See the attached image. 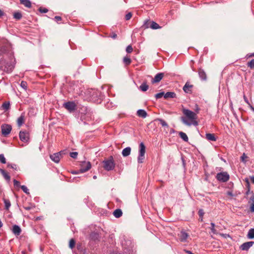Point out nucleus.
I'll use <instances>...</instances> for the list:
<instances>
[{
  "mask_svg": "<svg viewBox=\"0 0 254 254\" xmlns=\"http://www.w3.org/2000/svg\"><path fill=\"white\" fill-rule=\"evenodd\" d=\"M14 61L12 53L5 54L0 59V69L7 73L11 72L14 67Z\"/></svg>",
  "mask_w": 254,
  "mask_h": 254,
  "instance_id": "obj_1",
  "label": "nucleus"
},
{
  "mask_svg": "<svg viewBox=\"0 0 254 254\" xmlns=\"http://www.w3.org/2000/svg\"><path fill=\"white\" fill-rule=\"evenodd\" d=\"M182 112L185 117H182L181 120L185 125L188 126H190L192 125L195 126H197L198 123L196 121L197 116L196 113L187 109H183Z\"/></svg>",
  "mask_w": 254,
  "mask_h": 254,
  "instance_id": "obj_2",
  "label": "nucleus"
},
{
  "mask_svg": "<svg viewBox=\"0 0 254 254\" xmlns=\"http://www.w3.org/2000/svg\"><path fill=\"white\" fill-rule=\"evenodd\" d=\"M90 94V99L96 103L99 104L101 102L103 96L101 92L97 90H92L89 91Z\"/></svg>",
  "mask_w": 254,
  "mask_h": 254,
  "instance_id": "obj_3",
  "label": "nucleus"
},
{
  "mask_svg": "<svg viewBox=\"0 0 254 254\" xmlns=\"http://www.w3.org/2000/svg\"><path fill=\"white\" fill-rule=\"evenodd\" d=\"M103 163L104 169L108 171L113 170L115 167L114 158L112 156H110L108 159L104 160Z\"/></svg>",
  "mask_w": 254,
  "mask_h": 254,
  "instance_id": "obj_4",
  "label": "nucleus"
},
{
  "mask_svg": "<svg viewBox=\"0 0 254 254\" xmlns=\"http://www.w3.org/2000/svg\"><path fill=\"white\" fill-rule=\"evenodd\" d=\"M122 244L125 253H127L130 254L131 252H132V249L134 247V245L130 240L125 239L124 241L122 242Z\"/></svg>",
  "mask_w": 254,
  "mask_h": 254,
  "instance_id": "obj_5",
  "label": "nucleus"
},
{
  "mask_svg": "<svg viewBox=\"0 0 254 254\" xmlns=\"http://www.w3.org/2000/svg\"><path fill=\"white\" fill-rule=\"evenodd\" d=\"M145 146L143 142H141L139 145V154L137 157V162L142 163L145 158Z\"/></svg>",
  "mask_w": 254,
  "mask_h": 254,
  "instance_id": "obj_6",
  "label": "nucleus"
},
{
  "mask_svg": "<svg viewBox=\"0 0 254 254\" xmlns=\"http://www.w3.org/2000/svg\"><path fill=\"white\" fill-rule=\"evenodd\" d=\"M216 178L218 181L221 182H226L229 178V175L226 172H220L217 174Z\"/></svg>",
  "mask_w": 254,
  "mask_h": 254,
  "instance_id": "obj_7",
  "label": "nucleus"
},
{
  "mask_svg": "<svg viewBox=\"0 0 254 254\" xmlns=\"http://www.w3.org/2000/svg\"><path fill=\"white\" fill-rule=\"evenodd\" d=\"M2 134L6 136L10 133L11 131L12 127L10 125L8 124L2 125L1 127Z\"/></svg>",
  "mask_w": 254,
  "mask_h": 254,
  "instance_id": "obj_8",
  "label": "nucleus"
},
{
  "mask_svg": "<svg viewBox=\"0 0 254 254\" xmlns=\"http://www.w3.org/2000/svg\"><path fill=\"white\" fill-rule=\"evenodd\" d=\"M63 106L69 112L74 111L76 109V105L73 102H67L64 103Z\"/></svg>",
  "mask_w": 254,
  "mask_h": 254,
  "instance_id": "obj_9",
  "label": "nucleus"
},
{
  "mask_svg": "<svg viewBox=\"0 0 254 254\" xmlns=\"http://www.w3.org/2000/svg\"><path fill=\"white\" fill-rule=\"evenodd\" d=\"M91 167V165L90 162L84 161L81 164V168L80 171L81 173L85 172L88 171Z\"/></svg>",
  "mask_w": 254,
  "mask_h": 254,
  "instance_id": "obj_10",
  "label": "nucleus"
},
{
  "mask_svg": "<svg viewBox=\"0 0 254 254\" xmlns=\"http://www.w3.org/2000/svg\"><path fill=\"white\" fill-rule=\"evenodd\" d=\"M63 152L64 151H61L58 153H54L52 155H50V157L53 161L56 163H58L60 161L61 155Z\"/></svg>",
  "mask_w": 254,
  "mask_h": 254,
  "instance_id": "obj_11",
  "label": "nucleus"
},
{
  "mask_svg": "<svg viewBox=\"0 0 254 254\" xmlns=\"http://www.w3.org/2000/svg\"><path fill=\"white\" fill-rule=\"evenodd\" d=\"M19 138L22 141L27 143L29 139V134L28 132L21 131L19 132Z\"/></svg>",
  "mask_w": 254,
  "mask_h": 254,
  "instance_id": "obj_12",
  "label": "nucleus"
},
{
  "mask_svg": "<svg viewBox=\"0 0 254 254\" xmlns=\"http://www.w3.org/2000/svg\"><path fill=\"white\" fill-rule=\"evenodd\" d=\"M180 240L182 242H186L189 236V234L185 231H182L178 234Z\"/></svg>",
  "mask_w": 254,
  "mask_h": 254,
  "instance_id": "obj_13",
  "label": "nucleus"
},
{
  "mask_svg": "<svg viewBox=\"0 0 254 254\" xmlns=\"http://www.w3.org/2000/svg\"><path fill=\"white\" fill-rule=\"evenodd\" d=\"M144 26L146 28L150 27L152 29H157L160 28L159 24L154 21L150 22L149 26L148 25V22L145 21L144 24Z\"/></svg>",
  "mask_w": 254,
  "mask_h": 254,
  "instance_id": "obj_14",
  "label": "nucleus"
},
{
  "mask_svg": "<svg viewBox=\"0 0 254 254\" xmlns=\"http://www.w3.org/2000/svg\"><path fill=\"white\" fill-rule=\"evenodd\" d=\"M254 242H248L243 243L240 247L242 250L248 251L254 244Z\"/></svg>",
  "mask_w": 254,
  "mask_h": 254,
  "instance_id": "obj_15",
  "label": "nucleus"
},
{
  "mask_svg": "<svg viewBox=\"0 0 254 254\" xmlns=\"http://www.w3.org/2000/svg\"><path fill=\"white\" fill-rule=\"evenodd\" d=\"M12 232L15 235L19 236L21 234V229L19 226L14 225L12 227Z\"/></svg>",
  "mask_w": 254,
  "mask_h": 254,
  "instance_id": "obj_16",
  "label": "nucleus"
},
{
  "mask_svg": "<svg viewBox=\"0 0 254 254\" xmlns=\"http://www.w3.org/2000/svg\"><path fill=\"white\" fill-rule=\"evenodd\" d=\"M164 76L163 73H157L154 77V78L152 80V83H157L159 82L161 80Z\"/></svg>",
  "mask_w": 254,
  "mask_h": 254,
  "instance_id": "obj_17",
  "label": "nucleus"
},
{
  "mask_svg": "<svg viewBox=\"0 0 254 254\" xmlns=\"http://www.w3.org/2000/svg\"><path fill=\"white\" fill-rule=\"evenodd\" d=\"M137 115L142 118H145L147 117V114L146 112L143 109H139L137 111Z\"/></svg>",
  "mask_w": 254,
  "mask_h": 254,
  "instance_id": "obj_18",
  "label": "nucleus"
},
{
  "mask_svg": "<svg viewBox=\"0 0 254 254\" xmlns=\"http://www.w3.org/2000/svg\"><path fill=\"white\" fill-rule=\"evenodd\" d=\"M130 152L131 148L130 147H127L123 150L122 154L124 157H127L130 155Z\"/></svg>",
  "mask_w": 254,
  "mask_h": 254,
  "instance_id": "obj_19",
  "label": "nucleus"
},
{
  "mask_svg": "<svg viewBox=\"0 0 254 254\" xmlns=\"http://www.w3.org/2000/svg\"><path fill=\"white\" fill-rule=\"evenodd\" d=\"M198 75H199V77L203 80H205L206 79V74L205 72V71L201 69V68H199L198 69Z\"/></svg>",
  "mask_w": 254,
  "mask_h": 254,
  "instance_id": "obj_20",
  "label": "nucleus"
},
{
  "mask_svg": "<svg viewBox=\"0 0 254 254\" xmlns=\"http://www.w3.org/2000/svg\"><path fill=\"white\" fill-rule=\"evenodd\" d=\"M176 94L174 92H168L165 93L164 98L168 99V98H176Z\"/></svg>",
  "mask_w": 254,
  "mask_h": 254,
  "instance_id": "obj_21",
  "label": "nucleus"
},
{
  "mask_svg": "<svg viewBox=\"0 0 254 254\" xmlns=\"http://www.w3.org/2000/svg\"><path fill=\"white\" fill-rule=\"evenodd\" d=\"M192 86L188 82H187L183 87V90L186 93H190L191 91V89Z\"/></svg>",
  "mask_w": 254,
  "mask_h": 254,
  "instance_id": "obj_22",
  "label": "nucleus"
},
{
  "mask_svg": "<svg viewBox=\"0 0 254 254\" xmlns=\"http://www.w3.org/2000/svg\"><path fill=\"white\" fill-rule=\"evenodd\" d=\"M206 138L209 141H215L216 140V138L215 137L214 134L212 133H206Z\"/></svg>",
  "mask_w": 254,
  "mask_h": 254,
  "instance_id": "obj_23",
  "label": "nucleus"
},
{
  "mask_svg": "<svg viewBox=\"0 0 254 254\" xmlns=\"http://www.w3.org/2000/svg\"><path fill=\"white\" fill-rule=\"evenodd\" d=\"M90 238L94 241L97 240L99 238V235L98 233L92 232L90 235Z\"/></svg>",
  "mask_w": 254,
  "mask_h": 254,
  "instance_id": "obj_24",
  "label": "nucleus"
},
{
  "mask_svg": "<svg viewBox=\"0 0 254 254\" xmlns=\"http://www.w3.org/2000/svg\"><path fill=\"white\" fill-rule=\"evenodd\" d=\"M122 214V211L120 209H117L113 212V214L116 218L120 217Z\"/></svg>",
  "mask_w": 254,
  "mask_h": 254,
  "instance_id": "obj_25",
  "label": "nucleus"
},
{
  "mask_svg": "<svg viewBox=\"0 0 254 254\" xmlns=\"http://www.w3.org/2000/svg\"><path fill=\"white\" fill-rule=\"evenodd\" d=\"M20 1L27 7L30 8L31 6V3L29 0H20Z\"/></svg>",
  "mask_w": 254,
  "mask_h": 254,
  "instance_id": "obj_26",
  "label": "nucleus"
},
{
  "mask_svg": "<svg viewBox=\"0 0 254 254\" xmlns=\"http://www.w3.org/2000/svg\"><path fill=\"white\" fill-rule=\"evenodd\" d=\"M247 237L249 239H252L254 238V228L250 229L248 233Z\"/></svg>",
  "mask_w": 254,
  "mask_h": 254,
  "instance_id": "obj_27",
  "label": "nucleus"
},
{
  "mask_svg": "<svg viewBox=\"0 0 254 254\" xmlns=\"http://www.w3.org/2000/svg\"><path fill=\"white\" fill-rule=\"evenodd\" d=\"M0 172H1V173L2 174V175H3V177L4 178V179L5 180H6L7 181L10 180V176L4 170H3V169H0Z\"/></svg>",
  "mask_w": 254,
  "mask_h": 254,
  "instance_id": "obj_28",
  "label": "nucleus"
},
{
  "mask_svg": "<svg viewBox=\"0 0 254 254\" xmlns=\"http://www.w3.org/2000/svg\"><path fill=\"white\" fill-rule=\"evenodd\" d=\"M24 116L21 115L17 119V125L19 127H21L24 123Z\"/></svg>",
  "mask_w": 254,
  "mask_h": 254,
  "instance_id": "obj_29",
  "label": "nucleus"
},
{
  "mask_svg": "<svg viewBox=\"0 0 254 254\" xmlns=\"http://www.w3.org/2000/svg\"><path fill=\"white\" fill-rule=\"evenodd\" d=\"M179 136L184 141H188V140H189V138H188V137L187 136V135L183 132H180L179 133Z\"/></svg>",
  "mask_w": 254,
  "mask_h": 254,
  "instance_id": "obj_30",
  "label": "nucleus"
},
{
  "mask_svg": "<svg viewBox=\"0 0 254 254\" xmlns=\"http://www.w3.org/2000/svg\"><path fill=\"white\" fill-rule=\"evenodd\" d=\"M1 108L5 110V111H7L8 110L9 108H10V103L9 102H5L4 103H3L1 107Z\"/></svg>",
  "mask_w": 254,
  "mask_h": 254,
  "instance_id": "obj_31",
  "label": "nucleus"
},
{
  "mask_svg": "<svg viewBox=\"0 0 254 254\" xmlns=\"http://www.w3.org/2000/svg\"><path fill=\"white\" fill-rule=\"evenodd\" d=\"M156 121H159L162 127H165L166 128L169 127L168 125L164 120L161 119H157Z\"/></svg>",
  "mask_w": 254,
  "mask_h": 254,
  "instance_id": "obj_32",
  "label": "nucleus"
},
{
  "mask_svg": "<svg viewBox=\"0 0 254 254\" xmlns=\"http://www.w3.org/2000/svg\"><path fill=\"white\" fill-rule=\"evenodd\" d=\"M139 88L142 91H146L148 89V86L146 83H143L140 86Z\"/></svg>",
  "mask_w": 254,
  "mask_h": 254,
  "instance_id": "obj_33",
  "label": "nucleus"
},
{
  "mask_svg": "<svg viewBox=\"0 0 254 254\" xmlns=\"http://www.w3.org/2000/svg\"><path fill=\"white\" fill-rule=\"evenodd\" d=\"M123 62L126 65H129L130 64L131 61L130 59L127 57H125L123 59Z\"/></svg>",
  "mask_w": 254,
  "mask_h": 254,
  "instance_id": "obj_34",
  "label": "nucleus"
},
{
  "mask_svg": "<svg viewBox=\"0 0 254 254\" xmlns=\"http://www.w3.org/2000/svg\"><path fill=\"white\" fill-rule=\"evenodd\" d=\"M3 201L5 204V207L6 209H8L11 205L10 202L9 200L6 199H4Z\"/></svg>",
  "mask_w": 254,
  "mask_h": 254,
  "instance_id": "obj_35",
  "label": "nucleus"
},
{
  "mask_svg": "<svg viewBox=\"0 0 254 254\" xmlns=\"http://www.w3.org/2000/svg\"><path fill=\"white\" fill-rule=\"evenodd\" d=\"M13 16L15 19H16L17 20H19L21 18L22 15H21V13L17 12H15L14 13Z\"/></svg>",
  "mask_w": 254,
  "mask_h": 254,
  "instance_id": "obj_36",
  "label": "nucleus"
},
{
  "mask_svg": "<svg viewBox=\"0 0 254 254\" xmlns=\"http://www.w3.org/2000/svg\"><path fill=\"white\" fill-rule=\"evenodd\" d=\"M247 66L251 69L254 68V59H253L250 62H248Z\"/></svg>",
  "mask_w": 254,
  "mask_h": 254,
  "instance_id": "obj_37",
  "label": "nucleus"
},
{
  "mask_svg": "<svg viewBox=\"0 0 254 254\" xmlns=\"http://www.w3.org/2000/svg\"><path fill=\"white\" fill-rule=\"evenodd\" d=\"M20 86L24 89L25 90H27V83L26 81H22L20 83Z\"/></svg>",
  "mask_w": 254,
  "mask_h": 254,
  "instance_id": "obj_38",
  "label": "nucleus"
},
{
  "mask_svg": "<svg viewBox=\"0 0 254 254\" xmlns=\"http://www.w3.org/2000/svg\"><path fill=\"white\" fill-rule=\"evenodd\" d=\"M164 95H165V93L164 92H160V93H158L156 94L155 95V97L157 99L161 98L163 96L164 97Z\"/></svg>",
  "mask_w": 254,
  "mask_h": 254,
  "instance_id": "obj_39",
  "label": "nucleus"
},
{
  "mask_svg": "<svg viewBox=\"0 0 254 254\" xmlns=\"http://www.w3.org/2000/svg\"><path fill=\"white\" fill-rule=\"evenodd\" d=\"M75 241L73 239H71L70 241H69V247L71 249H72L74 246H75Z\"/></svg>",
  "mask_w": 254,
  "mask_h": 254,
  "instance_id": "obj_40",
  "label": "nucleus"
},
{
  "mask_svg": "<svg viewBox=\"0 0 254 254\" xmlns=\"http://www.w3.org/2000/svg\"><path fill=\"white\" fill-rule=\"evenodd\" d=\"M21 188L22 190L26 194H29V190L25 186H21Z\"/></svg>",
  "mask_w": 254,
  "mask_h": 254,
  "instance_id": "obj_41",
  "label": "nucleus"
},
{
  "mask_svg": "<svg viewBox=\"0 0 254 254\" xmlns=\"http://www.w3.org/2000/svg\"><path fill=\"white\" fill-rule=\"evenodd\" d=\"M0 162L2 164L6 163V159L2 154H0Z\"/></svg>",
  "mask_w": 254,
  "mask_h": 254,
  "instance_id": "obj_42",
  "label": "nucleus"
},
{
  "mask_svg": "<svg viewBox=\"0 0 254 254\" xmlns=\"http://www.w3.org/2000/svg\"><path fill=\"white\" fill-rule=\"evenodd\" d=\"M13 185L15 188L21 187L20 182L16 180H13Z\"/></svg>",
  "mask_w": 254,
  "mask_h": 254,
  "instance_id": "obj_43",
  "label": "nucleus"
},
{
  "mask_svg": "<svg viewBox=\"0 0 254 254\" xmlns=\"http://www.w3.org/2000/svg\"><path fill=\"white\" fill-rule=\"evenodd\" d=\"M133 49L131 45H128L126 48V52L127 53H130L132 52Z\"/></svg>",
  "mask_w": 254,
  "mask_h": 254,
  "instance_id": "obj_44",
  "label": "nucleus"
},
{
  "mask_svg": "<svg viewBox=\"0 0 254 254\" xmlns=\"http://www.w3.org/2000/svg\"><path fill=\"white\" fill-rule=\"evenodd\" d=\"M78 153L76 152H72L70 153V156L72 158H76L77 156Z\"/></svg>",
  "mask_w": 254,
  "mask_h": 254,
  "instance_id": "obj_45",
  "label": "nucleus"
},
{
  "mask_svg": "<svg viewBox=\"0 0 254 254\" xmlns=\"http://www.w3.org/2000/svg\"><path fill=\"white\" fill-rule=\"evenodd\" d=\"M211 232L213 233V234H215L216 233V230L214 228L215 227V224L214 223H211Z\"/></svg>",
  "mask_w": 254,
  "mask_h": 254,
  "instance_id": "obj_46",
  "label": "nucleus"
},
{
  "mask_svg": "<svg viewBox=\"0 0 254 254\" xmlns=\"http://www.w3.org/2000/svg\"><path fill=\"white\" fill-rule=\"evenodd\" d=\"M39 10L40 12L44 13L47 12L48 11V10L47 8L42 7L39 8Z\"/></svg>",
  "mask_w": 254,
  "mask_h": 254,
  "instance_id": "obj_47",
  "label": "nucleus"
},
{
  "mask_svg": "<svg viewBox=\"0 0 254 254\" xmlns=\"http://www.w3.org/2000/svg\"><path fill=\"white\" fill-rule=\"evenodd\" d=\"M132 16V14L130 12L128 13L126 15L125 18L127 20H129Z\"/></svg>",
  "mask_w": 254,
  "mask_h": 254,
  "instance_id": "obj_48",
  "label": "nucleus"
},
{
  "mask_svg": "<svg viewBox=\"0 0 254 254\" xmlns=\"http://www.w3.org/2000/svg\"><path fill=\"white\" fill-rule=\"evenodd\" d=\"M198 214L199 217H202L204 214L203 210L202 209H199L198 211Z\"/></svg>",
  "mask_w": 254,
  "mask_h": 254,
  "instance_id": "obj_49",
  "label": "nucleus"
},
{
  "mask_svg": "<svg viewBox=\"0 0 254 254\" xmlns=\"http://www.w3.org/2000/svg\"><path fill=\"white\" fill-rule=\"evenodd\" d=\"M200 110V109L197 105H195V113L196 114V115L199 113V111Z\"/></svg>",
  "mask_w": 254,
  "mask_h": 254,
  "instance_id": "obj_50",
  "label": "nucleus"
},
{
  "mask_svg": "<svg viewBox=\"0 0 254 254\" xmlns=\"http://www.w3.org/2000/svg\"><path fill=\"white\" fill-rule=\"evenodd\" d=\"M247 157V156L245 155V153H244L241 157L242 161L243 162H246L245 158H246Z\"/></svg>",
  "mask_w": 254,
  "mask_h": 254,
  "instance_id": "obj_51",
  "label": "nucleus"
},
{
  "mask_svg": "<svg viewBox=\"0 0 254 254\" xmlns=\"http://www.w3.org/2000/svg\"><path fill=\"white\" fill-rule=\"evenodd\" d=\"M8 167L11 168L12 169H16L17 166L15 164H8Z\"/></svg>",
  "mask_w": 254,
  "mask_h": 254,
  "instance_id": "obj_52",
  "label": "nucleus"
},
{
  "mask_svg": "<svg viewBox=\"0 0 254 254\" xmlns=\"http://www.w3.org/2000/svg\"><path fill=\"white\" fill-rule=\"evenodd\" d=\"M243 98H244V100H245V102H246L247 104H248L249 105L251 106L250 103V102H249V101L248 99H247V98L246 97V96L245 95H244V96H243Z\"/></svg>",
  "mask_w": 254,
  "mask_h": 254,
  "instance_id": "obj_53",
  "label": "nucleus"
},
{
  "mask_svg": "<svg viewBox=\"0 0 254 254\" xmlns=\"http://www.w3.org/2000/svg\"><path fill=\"white\" fill-rule=\"evenodd\" d=\"M250 210L251 212H254V203H252L251 205Z\"/></svg>",
  "mask_w": 254,
  "mask_h": 254,
  "instance_id": "obj_54",
  "label": "nucleus"
},
{
  "mask_svg": "<svg viewBox=\"0 0 254 254\" xmlns=\"http://www.w3.org/2000/svg\"><path fill=\"white\" fill-rule=\"evenodd\" d=\"M55 19L57 21H59L62 20V18L60 16H56L55 17Z\"/></svg>",
  "mask_w": 254,
  "mask_h": 254,
  "instance_id": "obj_55",
  "label": "nucleus"
},
{
  "mask_svg": "<svg viewBox=\"0 0 254 254\" xmlns=\"http://www.w3.org/2000/svg\"><path fill=\"white\" fill-rule=\"evenodd\" d=\"M185 252L188 254H193L191 252L188 251V250H185Z\"/></svg>",
  "mask_w": 254,
  "mask_h": 254,
  "instance_id": "obj_56",
  "label": "nucleus"
},
{
  "mask_svg": "<svg viewBox=\"0 0 254 254\" xmlns=\"http://www.w3.org/2000/svg\"><path fill=\"white\" fill-rule=\"evenodd\" d=\"M227 194H228V195H229L233 196V193H232V191H228V192H227Z\"/></svg>",
  "mask_w": 254,
  "mask_h": 254,
  "instance_id": "obj_57",
  "label": "nucleus"
},
{
  "mask_svg": "<svg viewBox=\"0 0 254 254\" xmlns=\"http://www.w3.org/2000/svg\"><path fill=\"white\" fill-rule=\"evenodd\" d=\"M251 180L254 184V176L250 177Z\"/></svg>",
  "mask_w": 254,
  "mask_h": 254,
  "instance_id": "obj_58",
  "label": "nucleus"
},
{
  "mask_svg": "<svg viewBox=\"0 0 254 254\" xmlns=\"http://www.w3.org/2000/svg\"><path fill=\"white\" fill-rule=\"evenodd\" d=\"M3 14H4L3 12L1 9H0V17H1L2 16H3Z\"/></svg>",
  "mask_w": 254,
  "mask_h": 254,
  "instance_id": "obj_59",
  "label": "nucleus"
},
{
  "mask_svg": "<svg viewBox=\"0 0 254 254\" xmlns=\"http://www.w3.org/2000/svg\"><path fill=\"white\" fill-rule=\"evenodd\" d=\"M111 37L112 38L115 39L117 37V34H114Z\"/></svg>",
  "mask_w": 254,
  "mask_h": 254,
  "instance_id": "obj_60",
  "label": "nucleus"
},
{
  "mask_svg": "<svg viewBox=\"0 0 254 254\" xmlns=\"http://www.w3.org/2000/svg\"><path fill=\"white\" fill-rule=\"evenodd\" d=\"M3 50H4V48H3L1 49V50H0V55L2 54Z\"/></svg>",
  "mask_w": 254,
  "mask_h": 254,
  "instance_id": "obj_61",
  "label": "nucleus"
},
{
  "mask_svg": "<svg viewBox=\"0 0 254 254\" xmlns=\"http://www.w3.org/2000/svg\"><path fill=\"white\" fill-rule=\"evenodd\" d=\"M253 56H254V53L250 54V56H249V57H253Z\"/></svg>",
  "mask_w": 254,
  "mask_h": 254,
  "instance_id": "obj_62",
  "label": "nucleus"
},
{
  "mask_svg": "<svg viewBox=\"0 0 254 254\" xmlns=\"http://www.w3.org/2000/svg\"><path fill=\"white\" fill-rule=\"evenodd\" d=\"M251 106V108L252 109V110L254 112V108L252 106Z\"/></svg>",
  "mask_w": 254,
  "mask_h": 254,
  "instance_id": "obj_63",
  "label": "nucleus"
},
{
  "mask_svg": "<svg viewBox=\"0 0 254 254\" xmlns=\"http://www.w3.org/2000/svg\"><path fill=\"white\" fill-rule=\"evenodd\" d=\"M199 220H200V221H202V220H203V217H200V218H199Z\"/></svg>",
  "mask_w": 254,
  "mask_h": 254,
  "instance_id": "obj_64",
  "label": "nucleus"
}]
</instances>
